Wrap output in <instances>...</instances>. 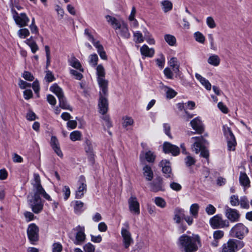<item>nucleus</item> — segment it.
Instances as JSON below:
<instances>
[{
    "label": "nucleus",
    "instance_id": "nucleus-4",
    "mask_svg": "<svg viewBox=\"0 0 252 252\" xmlns=\"http://www.w3.org/2000/svg\"><path fill=\"white\" fill-rule=\"evenodd\" d=\"M28 202L35 214L39 213L43 208V201L41 198H35L32 195H28Z\"/></svg>",
    "mask_w": 252,
    "mask_h": 252
},
{
    "label": "nucleus",
    "instance_id": "nucleus-22",
    "mask_svg": "<svg viewBox=\"0 0 252 252\" xmlns=\"http://www.w3.org/2000/svg\"><path fill=\"white\" fill-rule=\"evenodd\" d=\"M200 238L197 235H192L190 237V252L196 251L199 247H201Z\"/></svg>",
    "mask_w": 252,
    "mask_h": 252
},
{
    "label": "nucleus",
    "instance_id": "nucleus-9",
    "mask_svg": "<svg viewBox=\"0 0 252 252\" xmlns=\"http://www.w3.org/2000/svg\"><path fill=\"white\" fill-rule=\"evenodd\" d=\"M12 13L16 24L20 27H24L28 25L30 19L25 13L19 14L16 10L12 9Z\"/></svg>",
    "mask_w": 252,
    "mask_h": 252
},
{
    "label": "nucleus",
    "instance_id": "nucleus-45",
    "mask_svg": "<svg viewBox=\"0 0 252 252\" xmlns=\"http://www.w3.org/2000/svg\"><path fill=\"white\" fill-rule=\"evenodd\" d=\"M81 136V133L79 131H74L70 134V138L72 141H75L80 140Z\"/></svg>",
    "mask_w": 252,
    "mask_h": 252
},
{
    "label": "nucleus",
    "instance_id": "nucleus-43",
    "mask_svg": "<svg viewBox=\"0 0 252 252\" xmlns=\"http://www.w3.org/2000/svg\"><path fill=\"white\" fill-rule=\"evenodd\" d=\"M193 36L195 39V40L201 43V44H204L205 41V37L203 35L202 33H201L199 32H195Z\"/></svg>",
    "mask_w": 252,
    "mask_h": 252
},
{
    "label": "nucleus",
    "instance_id": "nucleus-34",
    "mask_svg": "<svg viewBox=\"0 0 252 252\" xmlns=\"http://www.w3.org/2000/svg\"><path fill=\"white\" fill-rule=\"evenodd\" d=\"M207 62L210 64L215 66H217L220 63V60L218 55H213L208 58Z\"/></svg>",
    "mask_w": 252,
    "mask_h": 252
},
{
    "label": "nucleus",
    "instance_id": "nucleus-18",
    "mask_svg": "<svg viewBox=\"0 0 252 252\" xmlns=\"http://www.w3.org/2000/svg\"><path fill=\"white\" fill-rule=\"evenodd\" d=\"M163 151L165 153H171L174 156H177L180 153V149L178 147L167 142L163 143Z\"/></svg>",
    "mask_w": 252,
    "mask_h": 252
},
{
    "label": "nucleus",
    "instance_id": "nucleus-59",
    "mask_svg": "<svg viewBox=\"0 0 252 252\" xmlns=\"http://www.w3.org/2000/svg\"><path fill=\"white\" fill-rule=\"evenodd\" d=\"M206 212L209 215H213L216 212V208L212 205L209 204L206 208Z\"/></svg>",
    "mask_w": 252,
    "mask_h": 252
},
{
    "label": "nucleus",
    "instance_id": "nucleus-11",
    "mask_svg": "<svg viewBox=\"0 0 252 252\" xmlns=\"http://www.w3.org/2000/svg\"><path fill=\"white\" fill-rule=\"evenodd\" d=\"M243 246L242 242L230 239L223 245L222 252H235L238 247L242 248Z\"/></svg>",
    "mask_w": 252,
    "mask_h": 252
},
{
    "label": "nucleus",
    "instance_id": "nucleus-7",
    "mask_svg": "<svg viewBox=\"0 0 252 252\" xmlns=\"http://www.w3.org/2000/svg\"><path fill=\"white\" fill-rule=\"evenodd\" d=\"M248 232V229L243 224L239 223L234 226L230 231L232 237L242 239L244 235Z\"/></svg>",
    "mask_w": 252,
    "mask_h": 252
},
{
    "label": "nucleus",
    "instance_id": "nucleus-36",
    "mask_svg": "<svg viewBox=\"0 0 252 252\" xmlns=\"http://www.w3.org/2000/svg\"><path fill=\"white\" fill-rule=\"evenodd\" d=\"M25 43L31 47L32 52L33 53H35L38 50V47L36 42L32 39V37L27 39L25 41Z\"/></svg>",
    "mask_w": 252,
    "mask_h": 252
},
{
    "label": "nucleus",
    "instance_id": "nucleus-40",
    "mask_svg": "<svg viewBox=\"0 0 252 252\" xmlns=\"http://www.w3.org/2000/svg\"><path fill=\"white\" fill-rule=\"evenodd\" d=\"M123 120L122 126L125 128L128 126H132L134 123L133 120L130 117L125 116L123 118Z\"/></svg>",
    "mask_w": 252,
    "mask_h": 252
},
{
    "label": "nucleus",
    "instance_id": "nucleus-44",
    "mask_svg": "<svg viewBox=\"0 0 252 252\" xmlns=\"http://www.w3.org/2000/svg\"><path fill=\"white\" fill-rule=\"evenodd\" d=\"M155 203L158 206L162 208H164L166 205L164 199L160 197H157L155 198Z\"/></svg>",
    "mask_w": 252,
    "mask_h": 252
},
{
    "label": "nucleus",
    "instance_id": "nucleus-63",
    "mask_svg": "<svg viewBox=\"0 0 252 252\" xmlns=\"http://www.w3.org/2000/svg\"><path fill=\"white\" fill-rule=\"evenodd\" d=\"M170 187L173 190L178 191L182 189L181 186L176 182H172L170 184Z\"/></svg>",
    "mask_w": 252,
    "mask_h": 252
},
{
    "label": "nucleus",
    "instance_id": "nucleus-62",
    "mask_svg": "<svg viewBox=\"0 0 252 252\" xmlns=\"http://www.w3.org/2000/svg\"><path fill=\"white\" fill-rule=\"evenodd\" d=\"M224 235L223 231L221 230H217L214 232L213 236L215 239H221Z\"/></svg>",
    "mask_w": 252,
    "mask_h": 252
},
{
    "label": "nucleus",
    "instance_id": "nucleus-51",
    "mask_svg": "<svg viewBox=\"0 0 252 252\" xmlns=\"http://www.w3.org/2000/svg\"><path fill=\"white\" fill-rule=\"evenodd\" d=\"M239 203L242 208L248 209L249 207V202L246 196H243L241 198Z\"/></svg>",
    "mask_w": 252,
    "mask_h": 252
},
{
    "label": "nucleus",
    "instance_id": "nucleus-29",
    "mask_svg": "<svg viewBox=\"0 0 252 252\" xmlns=\"http://www.w3.org/2000/svg\"><path fill=\"white\" fill-rule=\"evenodd\" d=\"M94 45L96 48H97V53H98L100 57L102 60H107V56L105 51L104 50L103 46L100 43V42L98 41V42L94 43Z\"/></svg>",
    "mask_w": 252,
    "mask_h": 252
},
{
    "label": "nucleus",
    "instance_id": "nucleus-15",
    "mask_svg": "<svg viewBox=\"0 0 252 252\" xmlns=\"http://www.w3.org/2000/svg\"><path fill=\"white\" fill-rule=\"evenodd\" d=\"M159 166L162 167V171L164 176L167 178H172L173 175L170 166V163L167 159L162 160L159 164Z\"/></svg>",
    "mask_w": 252,
    "mask_h": 252
},
{
    "label": "nucleus",
    "instance_id": "nucleus-39",
    "mask_svg": "<svg viewBox=\"0 0 252 252\" xmlns=\"http://www.w3.org/2000/svg\"><path fill=\"white\" fill-rule=\"evenodd\" d=\"M162 9L164 12L170 11L172 8V3L168 0H165L161 2Z\"/></svg>",
    "mask_w": 252,
    "mask_h": 252
},
{
    "label": "nucleus",
    "instance_id": "nucleus-14",
    "mask_svg": "<svg viewBox=\"0 0 252 252\" xmlns=\"http://www.w3.org/2000/svg\"><path fill=\"white\" fill-rule=\"evenodd\" d=\"M190 124L192 129L194 130V131L192 132V133L201 134L204 132V126L202 121L199 117L193 119L190 122Z\"/></svg>",
    "mask_w": 252,
    "mask_h": 252
},
{
    "label": "nucleus",
    "instance_id": "nucleus-42",
    "mask_svg": "<svg viewBox=\"0 0 252 252\" xmlns=\"http://www.w3.org/2000/svg\"><path fill=\"white\" fill-rule=\"evenodd\" d=\"M199 209V206L198 204L195 203L190 207V213L192 217L197 218L198 217V212Z\"/></svg>",
    "mask_w": 252,
    "mask_h": 252
},
{
    "label": "nucleus",
    "instance_id": "nucleus-55",
    "mask_svg": "<svg viewBox=\"0 0 252 252\" xmlns=\"http://www.w3.org/2000/svg\"><path fill=\"white\" fill-rule=\"evenodd\" d=\"M85 252H94L95 248L91 243H89L84 246Z\"/></svg>",
    "mask_w": 252,
    "mask_h": 252
},
{
    "label": "nucleus",
    "instance_id": "nucleus-32",
    "mask_svg": "<svg viewBox=\"0 0 252 252\" xmlns=\"http://www.w3.org/2000/svg\"><path fill=\"white\" fill-rule=\"evenodd\" d=\"M69 64L72 66L73 67L79 69L80 71L83 72L84 69L82 67L81 64L79 61L75 57H72L69 60Z\"/></svg>",
    "mask_w": 252,
    "mask_h": 252
},
{
    "label": "nucleus",
    "instance_id": "nucleus-25",
    "mask_svg": "<svg viewBox=\"0 0 252 252\" xmlns=\"http://www.w3.org/2000/svg\"><path fill=\"white\" fill-rule=\"evenodd\" d=\"M156 158V156L154 153L151 151L146 152H142L140 155V159L142 162L144 159L146 160L148 162H154Z\"/></svg>",
    "mask_w": 252,
    "mask_h": 252
},
{
    "label": "nucleus",
    "instance_id": "nucleus-50",
    "mask_svg": "<svg viewBox=\"0 0 252 252\" xmlns=\"http://www.w3.org/2000/svg\"><path fill=\"white\" fill-rule=\"evenodd\" d=\"M18 35L20 38H26L30 34V32L27 29H22L18 31Z\"/></svg>",
    "mask_w": 252,
    "mask_h": 252
},
{
    "label": "nucleus",
    "instance_id": "nucleus-49",
    "mask_svg": "<svg viewBox=\"0 0 252 252\" xmlns=\"http://www.w3.org/2000/svg\"><path fill=\"white\" fill-rule=\"evenodd\" d=\"M166 89V97L168 98H172L176 95L177 93L174 90L167 87Z\"/></svg>",
    "mask_w": 252,
    "mask_h": 252
},
{
    "label": "nucleus",
    "instance_id": "nucleus-8",
    "mask_svg": "<svg viewBox=\"0 0 252 252\" xmlns=\"http://www.w3.org/2000/svg\"><path fill=\"white\" fill-rule=\"evenodd\" d=\"M108 94V88L106 93H104L102 90L99 92V99L98 101L99 112L102 115L105 114L108 111V103L106 96Z\"/></svg>",
    "mask_w": 252,
    "mask_h": 252
},
{
    "label": "nucleus",
    "instance_id": "nucleus-17",
    "mask_svg": "<svg viewBox=\"0 0 252 252\" xmlns=\"http://www.w3.org/2000/svg\"><path fill=\"white\" fill-rule=\"evenodd\" d=\"M179 247L182 252H189V236L184 234L179 238Z\"/></svg>",
    "mask_w": 252,
    "mask_h": 252
},
{
    "label": "nucleus",
    "instance_id": "nucleus-1",
    "mask_svg": "<svg viewBox=\"0 0 252 252\" xmlns=\"http://www.w3.org/2000/svg\"><path fill=\"white\" fill-rule=\"evenodd\" d=\"M34 182L32 183L33 186V192L30 193L28 195H32L33 197L41 198L40 196H43L45 199L51 201L50 196L46 193L42 187L39 175L38 174H34Z\"/></svg>",
    "mask_w": 252,
    "mask_h": 252
},
{
    "label": "nucleus",
    "instance_id": "nucleus-26",
    "mask_svg": "<svg viewBox=\"0 0 252 252\" xmlns=\"http://www.w3.org/2000/svg\"><path fill=\"white\" fill-rule=\"evenodd\" d=\"M140 52L142 55L150 58L152 57L155 54L154 49L149 48L146 45H144L141 47Z\"/></svg>",
    "mask_w": 252,
    "mask_h": 252
},
{
    "label": "nucleus",
    "instance_id": "nucleus-19",
    "mask_svg": "<svg viewBox=\"0 0 252 252\" xmlns=\"http://www.w3.org/2000/svg\"><path fill=\"white\" fill-rule=\"evenodd\" d=\"M129 209L130 212L138 215L140 213L139 203L135 196H131L128 201Z\"/></svg>",
    "mask_w": 252,
    "mask_h": 252
},
{
    "label": "nucleus",
    "instance_id": "nucleus-21",
    "mask_svg": "<svg viewBox=\"0 0 252 252\" xmlns=\"http://www.w3.org/2000/svg\"><path fill=\"white\" fill-rule=\"evenodd\" d=\"M76 230L77 231V232L76 234L74 244L80 245L85 241L86 239V235L84 233L85 228L84 227L78 226L76 228Z\"/></svg>",
    "mask_w": 252,
    "mask_h": 252
},
{
    "label": "nucleus",
    "instance_id": "nucleus-2",
    "mask_svg": "<svg viewBox=\"0 0 252 252\" xmlns=\"http://www.w3.org/2000/svg\"><path fill=\"white\" fill-rule=\"evenodd\" d=\"M191 139L195 141L192 147L193 150L197 154L200 152L201 156L207 158L209 157V152L204 147L207 141L202 136L192 137Z\"/></svg>",
    "mask_w": 252,
    "mask_h": 252
},
{
    "label": "nucleus",
    "instance_id": "nucleus-24",
    "mask_svg": "<svg viewBox=\"0 0 252 252\" xmlns=\"http://www.w3.org/2000/svg\"><path fill=\"white\" fill-rule=\"evenodd\" d=\"M151 190L154 192L163 190L162 179L160 177H157L151 184Z\"/></svg>",
    "mask_w": 252,
    "mask_h": 252
},
{
    "label": "nucleus",
    "instance_id": "nucleus-23",
    "mask_svg": "<svg viewBox=\"0 0 252 252\" xmlns=\"http://www.w3.org/2000/svg\"><path fill=\"white\" fill-rule=\"evenodd\" d=\"M226 216L231 222H235L239 220L240 215L237 210L228 208L226 211Z\"/></svg>",
    "mask_w": 252,
    "mask_h": 252
},
{
    "label": "nucleus",
    "instance_id": "nucleus-6",
    "mask_svg": "<svg viewBox=\"0 0 252 252\" xmlns=\"http://www.w3.org/2000/svg\"><path fill=\"white\" fill-rule=\"evenodd\" d=\"M223 131L224 136L227 139V148L229 151H234L237 144L236 140L230 127L226 126H223Z\"/></svg>",
    "mask_w": 252,
    "mask_h": 252
},
{
    "label": "nucleus",
    "instance_id": "nucleus-33",
    "mask_svg": "<svg viewBox=\"0 0 252 252\" xmlns=\"http://www.w3.org/2000/svg\"><path fill=\"white\" fill-rule=\"evenodd\" d=\"M239 181L241 185L244 187H249L250 181L249 177L245 173L241 172L239 177Z\"/></svg>",
    "mask_w": 252,
    "mask_h": 252
},
{
    "label": "nucleus",
    "instance_id": "nucleus-31",
    "mask_svg": "<svg viewBox=\"0 0 252 252\" xmlns=\"http://www.w3.org/2000/svg\"><path fill=\"white\" fill-rule=\"evenodd\" d=\"M195 77L196 79L200 82V83L204 86V87L207 90H211V84L209 82V81L207 79H206L205 78L203 77L201 75L196 73L195 74Z\"/></svg>",
    "mask_w": 252,
    "mask_h": 252
},
{
    "label": "nucleus",
    "instance_id": "nucleus-30",
    "mask_svg": "<svg viewBox=\"0 0 252 252\" xmlns=\"http://www.w3.org/2000/svg\"><path fill=\"white\" fill-rule=\"evenodd\" d=\"M143 175L146 179L149 181H152L153 179L154 174L151 167L146 165L143 167Z\"/></svg>",
    "mask_w": 252,
    "mask_h": 252
},
{
    "label": "nucleus",
    "instance_id": "nucleus-16",
    "mask_svg": "<svg viewBox=\"0 0 252 252\" xmlns=\"http://www.w3.org/2000/svg\"><path fill=\"white\" fill-rule=\"evenodd\" d=\"M79 182L80 185L76 191L75 195L76 198L77 199L82 198L87 190V185L84 176H81L80 177Z\"/></svg>",
    "mask_w": 252,
    "mask_h": 252
},
{
    "label": "nucleus",
    "instance_id": "nucleus-10",
    "mask_svg": "<svg viewBox=\"0 0 252 252\" xmlns=\"http://www.w3.org/2000/svg\"><path fill=\"white\" fill-rule=\"evenodd\" d=\"M210 223L212 227L214 229L227 227L229 226V222L226 220H223L222 218L218 215L210 219Z\"/></svg>",
    "mask_w": 252,
    "mask_h": 252
},
{
    "label": "nucleus",
    "instance_id": "nucleus-20",
    "mask_svg": "<svg viewBox=\"0 0 252 252\" xmlns=\"http://www.w3.org/2000/svg\"><path fill=\"white\" fill-rule=\"evenodd\" d=\"M174 215L173 220L177 223H180L185 221L187 223L189 224V219L185 217L183 210L176 208L174 211Z\"/></svg>",
    "mask_w": 252,
    "mask_h": 252
},
{
    "label": "nucleus",
    "instance_id": "nucleus-52",
    "mask_svg": "<svg viewBox=\"0 0 252 252\" xmlns=\"http://www.w3.org/2000/svg\"><path fill=\"white\" fill-rule=\"evenodd\" d=\"M45 50L46 56V68H47L50 64V48L48 46L46 45L45 46Z\"/></svg>",
    "mask_w": 252,
    "mask_h": 252
},
{
    "label": "nucleus",
    "instance_id": "nucleus-3",
    "mask_svg": "<svg viewBox=\"0 0 252 252\" xmlns=\"http://www.w3.org/2000/svg\"><path fill=\"white\" fill-rule=\"evenodd\" d=\"M50 90L58 96L59 100L60 107L63 109L72 111L71 108L67 104L62 89L57 84H54L52 86H51Z\"/></svg>",
    "mask_w": 252,
    "mask_h": 252
},
{
    "label": "nucleus",
    "instance_id": "nucleus-27",
    "mask_svg": "<svg viewBox=\"0 0 252 252\" xmlns=\"http://www.w3.org/2000/svg\"><path fill=\"white\" fill-rule=\"evenodd\" d=\"M106 18L107 22L110 23L111 26L115 30L119 29V28H120L121 26H122V21L121 22L119 21L115 17H112L109 15H107L106 16Z\"/></svg>",
    "mask_w": 252,
    "mask_h": 252
},
{
    "label": "nucleus",
    "instance_id": "nucleus-58",
    "mask_svg": "<svg viewBox=\"0 0 252 252\" xmlns=\"http://www.w3.org/2000/svg\"><path fill=\"white\" fill-rule=\"evenodd\" d=\"M22 76L25 79L28 81H32L34 79L33 75L28 71H25L23 73Z\"/></svg>",
    "mask_w": 252,
    "mask_h": 252
},
{
    "label": "nucleus",
    "instance_id": "nucleus-35",
    "mask_svg": "<svg viewBox=\"0 0 252 252\" xmlns=\"http://www.w3.org/2000/svg\"><path fill=\"white\" fill-rule=\"evenodd\" d=\"M187 105L189 106V101H188L187 103H179L177 104L178 108L181 112H182L183 110L185 111V113L186 115H183V118L186 121H188L189 120V115L188 113L187 109L186 108V106Z\"/></svg>",
    "mask_w": 252,
    "mask_h": 252
},
{
    "label": "nucleus",
    "instance_id": "nucleus-48",
    "mask_svg": "<svg viewBox=\"0 0 252 252\" xmlns=\"http://www.w3.org/2000/svg\"><path fill=\"white\" fill-rule=\"evenodd\" d=\"M89 63L93 66H95L97 65V61L98 60L97 55L96 54H93L90 56Z\"/></svg>",
    "mask_w": 252,
    "mask_h": 252
},
{
    "label": "nucleus",
    "instance_id": "nucleus-60",
    "mask_svg": "<svg viewBox=\"0 0 252 252\" xmlns=\"http://www.w3.org/2000/svg\"><path fill=\"white\" fill-rule=\"evenodd\" d=\"M12 158L14 162L21 163L23 161V158L16 153L12 154Z\"/></svg>",
    "mask_w": 252,
    "mask_h": 252
},
{
    "label": "nucleus",
    "instance_id": "nucleus-38",
    "mask_svg": "<svg viewBox=\"0 0 252 252\" xmlns=\"http://www.w3.org/2000/svg\"><path fill=\"white\" fill-rule=\"evenodd\" d=\"M86 146L85 147V149L86 153L88 156L92 158V156L94 155L93 154V148L92 146V144L91 142L89 140H86L85 142Z\"/></svg>",
    "mask_w": 252,
    "mask_h": 252
},
{
    "label": "nucleus",
    "instance_id": "nucleus-64",
    "mask_svg": "<svg viewBox=\"0 0 252 252\" xmlns=\"http://www.w3.org/2000/svg\"><path fill=\"white\" fill-rule=\"evenodd\" d=\"M62 248V246L60 243H54L53 245V252H61Z\"/></svg>",
    "mask_w": 252,
    "mask_h": 252
},
{
    "label": "nucleus",
    "instance_id": "nucleus-41",
    "mask_svg": "<svg viewBox=\"0 0 252 252\" xmlns=\"http://www.w3.org/2000/svg\"><path fill=\"white\" fill-rule=\"evenodd\" d=\"M164 39L170 46H174L176 43V39L174 36L171 34H165Z\"/></svg>",
    "mask_w": 252,
    "mask_h": 252
},
{
    "label": "nucleus",
    "instance_id": "nucleus-54",
    "mask_svg": "<svg viewBox=\"0 0 252 252\" xmlns=\"http://www.w3.org/2000/svg\"><path fill=\"white\" fill-rule=\"evenodd\" d=\"M145 38L149 44H154L155 40L152 37V36L150 34L147 30H145Z\"/></svg>",
    "mask_w": 252,
    "mask_h": 252
},
{
    "label": "nucleus",
    "instance_id": "nucleus-46",
    "mask_svg": "<svg viewBox=\"0 0 252 252\" xmlns=\"http://www.w3.org/2000/svg\"><path fill=\"white\" fill-rule=\"evenodd\" d=\"M206 24L210 29H214L217 26L214 19L211 16L208 17L206 18Z\"/></svg>",
    "mask_w": 252,
    "mask_h": 252
},
{
    "label": "nucleus",
    "instance_id": "nucleus-5",
    "mask_svg": "<svg viewBox=\"0 0 252 252\" xmlns=\"http://www.w3.org/2000/svg\"><path fill=\"white\" fill-rule=\"evenodd\" d=\"M96 72L97 75V81L100 88L105 94L106 93L107 88H108V82L105 77V70L101 64H99L96 67Z\"/></svg>",
    "mask_w": 252,
    "mask_h": 252
},
{
    "label": "nucleus",
    "instance_id": "nucleus-53",
    "mask_svg": "<svg viewBox=\"0 0 252 252\" xmlns=\"http://www.w3.org/2000/svg\"><path fill=\"white\" fill-rule=\"evenodd\" d=\"M45 79L47 82H51L55 79V78L51 71L47 70L46 71Z\"/></svg>",
    "mask_w": 252,
    "mask_h": 252
},
{
    "label": "nucleus",
    "instance_id": "nucleus-61",
    "mask_svg": "<svg viewBox=\"0 0 252 252\" xmlns=\"http://www.w3.org/2000/svg\"><path fill=\"white\" fill-rule=\"evenodd\" d=\"M218 107L219 109L223 113L227 114L228 112L227 107L221 102H220L218 104Z\"/></svg>",
    "mask_w": 252,
    "mask_h": 252
},
{
    "label": "nucleus",
    "instance_id": "nucleus-13",
    "mask_svg": "<svg viewBox=\"0 0 252 252\" xmlns=\"http://www.w3.org/2000/svg\"><path fill=\"white\" fill-rule=\"evenodd\" d=\"M126 228H123L121 230V234L123 239V243L125 248L127 249L133 242L130 233L129 232V225L127 223L125 224Z\"/></svg>",
    "mask_w": 252,
    "mask_h": 252
},
{
    "label": "nucleus",
    "instance_id": "nucleus-47",
    "mask_svg": "<svg viewBox=\"0 0 252 252\" xmlns=\"http://www.w3.org/2000/svg\"><path fill=\"white\" fill-rule=\"evenodd\" d=\"M133 35L134 38H135V42L138 43H142L144 41V37L143 36L142 34L139 32H134Z\"/></svg>",
    "mask_w": 252,
    "mask_h": 252
},
{
    "label": "nucleus",
    "instance_id": "nucleus-12",
    "mask_svg": "<svg viewBox=\"0 0 252 252\" xmlns=\"http://www.w3.org/2000/svg\"><path fill=\"white\" fill-rule=\"evenodd\" d=\"M39 229L34 223L31 224L27 229L28 238L32 244L38 240Z\"/></svg>",
    "mask_w": 252,
    "mask_h": 252
},
{
    "label": "nucleus",
    "instance_id": "nucleus-57",
    "mask_svg": "<svg viewBox=\"0 0 252 252\" xmlns=\"http://www.w3.org/2000/svg\"><path fill=\"white\" fill-rule=\"evenodd\" d=\"M230 202L232 206H236L238 205L239 204L238 197L235 195H232L230 197Z\"/></svg>",
    "mask_w": 252,
    "mask_h": 252
},
{
    "label": "nucleus",
    "instance_id": "nucleus-28",
    "mask_svg": "<svg viewBox=\"0 0 252 252\" xmlns=\"http://www.w3.org/2000/svg\"><path fill=\"white\" fill-rule=\"evenodd\" d=\"M119 33L122 37L126 39L129 38L130 34L129 32L127 25L124 21H122V26L119 28Z\"/></svg>",
    "mask_w": 252,
    "mask_h": 252
},
{
    "label": "nucleus",
    "instance_id": "nucleus-56",
    "mask_svg": "<svg viewBox=\"0 0 252 252\" xmlns=\"http://www.w3.org/2000/svg\"><path fill=\"white\" fill-rule=\"evenodd\" d=\"M63 192L64 194V199L65 200H66L70 195V190L69 188L66 186H64L63 189Z\"/></svg>",
    "mask_w": 252,
    "mask_h": 252
},
{
    "label": "nucleus",
    "instance_id": "nucleus-37",
    "mask_svg": "<svg viewBox=\"0 0 252 252\" xmlns=\"http://www.w3.org/2000/svg\"><path fill=\"white\" fill-rule=\"evenodd\" d=\"M169 63L175 73H177L179 72V65L178 63V61L176 58H172L169 61Z\"/></svg>",
    "mask_w": 252,
    "mask_h": 252
}]
</instances>
